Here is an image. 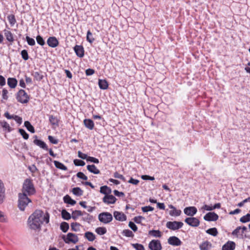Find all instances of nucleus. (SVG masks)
I'll list each match as a JSON object with an SVG mask.
<instances>
[{
    "label": "nucleus",
    "instance_id": "obj_1",
    "mask_svg": "<svg viewBox=\"0 0 250 250\" xmlns=\"http://www.w3.org/2000/svg\"><path fill=\"white\" fill-rule=\"evenodd\" d=\"M49 221V216L48 213L44 215L43 212L41 210H36L28 218V224L30 228L37 229L41 228L43 222L47 224Z\"/></svg>",
    "mask_w": 250,
    "mask_h": 250
},
{
    "label": "nucleus",
    "instance_id": "obj_2",
    "mask_svg": "<svg viewBox=\"0 0 250 250\" xmlns=\"http://www.w3.org/2000/svg\"><path fill=\"white\" fill-rule=\"evenodd\" d=\"M18 197V208L21 210L23 211L31 200L26 196V194L21 193H19Z\"/></svg>",
    "mask_w": 250,
    "mask_h": 250
},
{
    "label": "nucleus",
    "instance_id": "obj_3",
    "mask_svg": "<svg viewBox=\"0 0 250 250\" xmlns=\"http://www.w3.org/2000/svg\"><path fill=\"white\" fill-rule=\"evenodd\" d=\"M16 96L17 101L21 104L27 103L30 99L29 96L23 89L20 90Z\"/></svg>",
    "mask_w": 250,
    "mask_h": 250
},
{
    "label": "nucleus",
    "instance_id": "obj_4",
    "mask_svg": "<svg viewBox=\"0 0 250 250\" xmlns=\"http://www.w3.org/2000/svg\"><path fill=\"white\" fill-rule=\"evenodd\" d=\"M62 238L66 244H69L70 243L76 244L79 241L78 236L76 234L71 232L68 233L66 236L63 235Z\"/></svg>",
    "mask_w": 250,
    "mask_h": 250
},
{
    "label": "nucleus",
    "instance_id": "obj_5",
    "mask_svg": "<svg viewBox=\"0 0 250 250\" xmlns=\"http://www.w3.org/2000/svg\"><path fill=\"white\" fill-rule=\"evenodd\" d=\"M98 219L101 222L104 224H108L112 220L113 217L110 213L104 212L99 214Z\"/></svg>",
    "mask_w": 250,
    "mask_h": 250
},
{
    "label": "nucleus",
    "instance_id": "obj_6",
    "mask_svg": "<svg viewBox=\"0 0 250 250\" xmlns=\"http://www.w3.org/2000/svg\"><path fill=\"white\" fill-rule=\"evenodd\" d=\"M183 226L182 222L168 221L166 224V227L169 229L176 230L181 228Z\"/></svg>",
    "mask_w": 250,
    "mask_h": 250
},
{
    "label": "nucleus",
    "instance_id": "obj_7",
    "mask_svg": "<svg viewBox=\"0 0 250 250\" xmlns=\"http://www.w3.org/2000/svg\"><path fill=\"white\" fill-rule=\"evenodd\" d=\"M247 229V228L245 226L242 227H238L232 232V235L239 238H243V234Z\"/></svg>",
    "mask_w": 250,
    "mask_h": 250
},
{
    "label": "nucleus",
    "instance_id": "obj_8",
    "mask_svg": "<svg viewBox=\"0 0 250 250\" xmlns=\"http://www.w3.org/2000/svg\"><path fill=\"white\" fill-rule=\"evenodd\" d=\"M148 248L150 250H162V246L159 240H152L149 244Z\"/></svg>",
    "mask_w": 250,
    "mask_h": 250
},
{
    "label": "nucleus",
    "instance_id": "obj_9",
    "mask_svg": "<svg viewBox=\"0 0 250 250\" xmlns=\"http://www.w3.org/2000/svg\"><path fill=\"white\" fill-rule=\"evenodd\" d=\"M185 223L188 225L193 227H197L200 224V221L198 219L195 217H188L185 220Z\"/></svg>",
    "mask_w": 250,
    "mask_h": 250
},
{
    "label": "nucleus",
    "instance_id": "obj_10",
    "mask_svg": "<svg viewBox=\"0 0 250 250\" xmlns=\"http://www.w3.org/2000/svg\"><path fill=\"white\" fill-rule=\"evenodd\" d=\"M168 243L173 246H179L182 244V242L176 236H170L167 240Z\"/></svg>",
    "mask_w": 250,
    "mask_h": 250
},
{
    "label": "nucleus",
    "instance_id": "obj_11",
    "mask_svg": "<svg viewBox=\"0 0 250 250\" xmlns=\"http://www.w3.org/2000/svg\"><path fill=\"white\" fill-rule=\"evenodd\" d=\"M218 215L214 212H209L204 217V219L208 221H215L218 219Z\"/></svg>",
    "mask_w": 250,
    "mask_h": 250
},
{
    "label": "nucleus",
    "instance_id": "obj_12",
    "mask_svg": "<svg viewBox=\"0 0 250 250\" xmlns=\"http://www.w3.org/2000/svg\"><path fill=\"white\" fill-rule=\"evenodd\" d=\"M113 216L116 220L119 221H125L126 220V215L122 212L115 211L113 212Z\"/></svg>",
    "mask_w": 250,
    "mask_h": 250
},
{
    "label": "nucleus",
    "instance_id": "obj_13",
    "mask_svg": "<svg viewBox=\"0 0 250 250\" xmlns=\"http://www.w3.org/2000/svg\"><path fill=\"white\" fill-rule=\"evenodd\" d=\"M47 43L49 46L55 48L59 45V41L56 37H50L47 39Z\"/></svg>",
    "mask_w": 250,
    "mask_h": 250
},
{
    "label": "nucleus",
    "instance_id": "obj_14",
    "mask_svg": "<svg viewBox=\"0 0 250 250\" xmlns=\"http://www.w3.org/2000/svg\"><path fill=\"white\" fill-rule=\"evenodd\" d=\"M34 138L35 139L33 141V143L35 145H37V146L44 150H48L47 146L43 141L38 139L37 136H34Z\"/></svg>",
    "mask_w": 250,
    "mask_h": 250
},
{
    "label": "nucleus",
    "instance_id": "obj_15",
    "mask_svg": "<svg viewBox=\"0 0 250 250\" xmlns=\"http://www.w3.org/2000/svg\"><path fill=\"white\" fill-rule=\"evenodd\" d=\"M116 198L112 195H105L103 199V202L107 204H114L116 202Z\"/></svg>",
    "mask_w": 250,
    "mask_h": 250
},
{
    "label": "nucleus",
    "instance_id": "obj_16",
    "mask_svg": "<svg viewBox=\"0 0 250 250\" xmlns=\"http://www.w3.org/2000/svg\"><path fill=\"white\" fill-rule=\"evenodd\" d=\"M184 211L186 215L192 216L196 213L197 210L195 207H189L186 208Z\"/></svg>",
    "mask_w": 250,
    "mask_h": 250
},
{
    "label": "nucleus",
    "instance_id": "obj_17",
    "mask_svg": "<svg viewBox=\"0 0 250 250\" xmlns=\"http://www.w3.org/2000/svg\"><path fill=\"white\" fill-rule=\"evenodd\" d=\"M235 248V243L233 241H229L223 246L222 250H234Z\"/></svg>",
    "mask_w": 250,
    "mask_h": 250
},
{
    "label": "nucleus",
    "instance_id": "obj_18",
    "mask_svg": "<svg viewBox=\"0 0 250 250\" xmlns=\"http://www.w3.org/2000/svg\"><path fill=\"white\" fill-rule=\"evenodd\" d=\"M74 50L79 57L82 58L84 56V49L83 46L76 45L74 47Z\"/></svg>",
    "mask_w": 250,
    "mask_h": 250
},
{
    "label": "nucleus",
    "instance_id": "obj_19",
    "mask_svg": "<svg viewBox=\"0 0 250 250\" xmlns=\"http://www.w3.org/2000/svg\"><path fill=\"white\" fill-rule=\"evenodd\" d=\"M169 208L172 210H170L169 215L171 216H178L181 213V211L180 210L177 209L173 205H169Z\"/></svg>",
    "mask_w": 250,
    "mask_h": 250
},
{
    "label": "nucleus",
    "instance_id": "obj_20",
    "mask_svg": "<svg viewBox=\"0 0 250 250\" xmlns=\"http://www.w3.org/2000/svg\"><path fill=\"white\" fill-rule=\"evenodd\" d=\"M18 81L14 78H9L7 79V84L11 88H14L16 87Z\"/></svg>",
    "mask_w": 250,
    "mask_h": 250
},
{
    "label": "nucleus",
    "instance_id": "obj_21",
    "mask_svg": "<svg viewBox=\"0 0 250 250\" xmlns=\"http://www.w3.org/2000/svg\"><path fill=\"white\" fill-rule=\"evenodd\" d=\"M98 84L99 87L101 89H106L108 87V84L107 82L105 80L99 79L98 81Z\"/></svg>",
    "mask_w": 250,
    "mask_h": 250
},
{
    "label": "nucleus",
    "instance_id": "obj_22",
    "mask_svg": "<svg viewBox=\"0 0 250 250\" xmlns=\"http://www.w3.org/2000/svg\"><path fill=\"white\" fill-rule=\"evenodd\" d=\"M4 36L6 40L10 42H13L14 41L13 34L9 30H4Z\"/></svg>",
    "mask_w": 250,
    "mask_h": 250
},
{
    "label": "nucleus",
    "instance_id": "obj_23",
    "mask_svg": "<svg viewBox=\"0 0 250 250\" xmlns=\"http://www.w3.org/2000/svg\"><path fill=\"white\" fill-rule=\"evenodd\" d=\"M83 123L85 126L88 129L92 130L94 128V124L93 121L91 119H84Z\"/></svg>",
    "mask_w": 250,
    "mask_h": 250
},
{
    "label": "nucleus",
    "instance_id": "obj_24",
    "mask_svg": "<svg viewBox=\"0 0 250 250\" xmlns=\"http://www.w3.org/2000/svg\"><path fill=\"white\" fill-rule=\"evenodd\" d=\"M211 247V244L208 241L203 242L200 246L201 250H209Z\"/></svg>",
    "mask_w": 250,
    "mask_h": 250
},
{
    "label": "nucleus",
    "instance_id": "obj_25",
    "mask_svg": "<svg viewBox=\"0 0 250 250\" xmlns=\"http://www.w3.org/2000/svg\"><path fill=\"white\" fill-rule=\"evenodd\" d=\"M35 188H22L21 193L26 194V196H30L35 194Z\"/></svg>",
    "mask_w": 250,
    "mask_h": 250
},
{
    "label": "nucleus",
    "instance_id": "obj_26",
    "mask_svg": "<svg viewBox=\"0 0 250 250\" xmlns=\"http://www.w3.org/2000/svg\"><path fill=\"white\" fill-rule=\"evenodd\" d=\"M87 169L90 172L93 173L94 174H97L100 173V170L94 165H88L87 166Z\"/></svg>",
    "mask_w": 250,
    "mask_h": 250
},
{
    "label": "nucleus",
    "instance_id": "obj_27",
    "mask_svg": "<svg viewBox=\"0 0 250 250\" xmlns=\"http://www.w3.org/2000/svg\"><path fill=\"white\" fill-rule=\"evenodd\" d=\"M84 237L89 241H93L96 237L94 234L90 231H87L84 233Z\"/></svg>",
    "mask_w": 250,
    "mask_h": 250
},
{
    "label": "nucleus",
    "instance_id": "obj_28",
    "mask_svg": "<svg viewBox=\"0 0 250 250\" xmlns=\"http://www.w3.org/2000/svg\"><path fill=\"white\" fill-rule=\"evenodd\" d=\"M148 233L155 237L160 238L162 236V233L159 230H151L149 231Z\"/></svg>",
    "mask_w": 250,
    "mask_h": 250
},
{
    "label": "nucleus",
    "instance_id": "obj_29",
    "mask_svg": "<svg viewBox=\"0 0 250 250\" xmlns=\"http://www.w3.org/2000/svg\"><path fill=\"white\" fill-rule=\"evenodd\" d=\"M54 164L55 167L59 169L63 170H66L67 169V168L65 166L59 161H54Z\"/></svg>",
    "mask_w": 250,
    "mask_h": 250
},
{
    "label": "nucleus",
    "instance_id": "obj_30",
    "mask_svg": "<svg viewBox=\"0 0 250 250\" xmlns=\"http://www.w3.org/2000/svg\"><path fill=\"white\" fill-rule=\"evenodd\" d=\"M84 213L80 210H74L72 213V218L76 220L79 216H82Z\"/></svg>",
    "mask_w": 250,
    "mask_h": 250
},
{
    "label": "nucleus",
    "instance_id": "obj_31",
    "mask_svg": "<svg viewBox=\"0 0 250 250\" xmlns=\"http://www.w3.org/2000/svg\"><path fill=\"white\" fill-rule=\"evenodd\" d=\"M63 200L65 203L70 204L71 205H74L76 203V202L75 200L72 199L71 197L68 195L65 196L63 198Z\"/></svg>",
    "mask_w": 250,
    "mask_h": 250
},
{
    "label": "nucleus",
    "instance_id": "obj_32",
    "mask_svg": "<svg viewBox=\"0 0 250 250\" xmlns=\"http://www.w3.org/2000/svg\"><path fill=\"white\" fill-rule=\"evenodd\" d=\"M83 213H84V214L82 215L83 220L84 221L90 222L93 219L92 216L84 211L83 212Z\"/></svg>",
    "mask_w": 250,
    "mask_h": 250
},
{
    "label": "nucleus",
    "instance_id": "obj_33",
    "mask_svg": "<svg viewBox=\"0 0 250 250\" xmlns=\"http://www.w3.org/2000/svg\"><path fill=\"white\" fill-rule=\"evenodd\" d=\"M0 125L4 129L7 130L8 132H10L12 130L11 127L5 121H1Z\"/></svg>",
    "mask_w": 250,
    "mask_h": 250
},
{
    "label": "nucleus",
    "instance_id": "obj_34",
    "mask_svg": "<svg viewBox=\"0 0 250 250\" xmlns=\"http://www.w3.org/2000/svg\"><path fill=\"white\" fill-rule=\"evenodd\" d=\"M206 232L213 236H216L218 234V231L216 228H213L208 229L206 230Z\"/></svg>",
    "mask_w": 250,
    "mask_h": 250
},
{
    "label": "nucleus",
    "instance_id": "obj_35",
    "mask_svg": "<svg viewBox=\"0 0 250 250\" xmlns=\"http://www.w3.org/2000/svg\"><path fill=\"white\" fill-rule=\"evenodd\" d=\"M62 216L64 220H68L72 217L70 214L65 209H63L62 211Z\"/></svg>",
    "mask_w": 250,
    "mask_h": 250
},
{
    "label": "nucleus",
    "instance_id": "obj_36",
    "mask_svg": "<svg viewBox=\"0 0 250 250\" xmlns=\"http://www.w3.org/2000/svg\"><path fill=\"white\" fill-rule=\"evenodd\" d=\"M24 124V126L26 127V128L29 131L32 133L35 132V129L34 127L31 125V124L29 121H25Z\"/></svg>",
    "mask_w": 250,
    "mask_h": 250
},
{
    "label": "nucleus",
    "instance_id": "obj_37",
    "mask_svg": "<svg viewBox=\"0 0 250 250\" xmlns=\"http://www.w3.org/2000/svg\"><path fill=\"white\" fill-rule=\"evenodd\" d=\"M60 229L63 232H66L69 229V224L65 222H63L61 224Z\"/></svg>",
    "mask_w": 250,
    "mask_h": 250
},
{
    "label": "nucleus",
    "instance_id": "obj_38",
    "mask_svg": "<svg viewBox=\"0 0 250 250\" xmlns=\"http://www.w3.org/2000/svg\"><path fill=\"white\" fill-rule=\"evenodd\" d=\"M95 231L99 235H104L106 233V229L104 227H98L95 229Z\"/></svg>",
    "mask_w": 250,
    "mask_h": 250
},
{
    "label": "nucleus",
    "instance_id": "obj_39",
    "mask_svg": "<svg viewBox=\"0 0 250 250\" xmlns=\"http://www.w3.org/2000/svg\"><path fill=\"white\" fill-rule=\"evenodd\" d=\"M80 224L78 223L75 222L71 224V229L74 231H78L80 230Z\"/></svg>",
    "mask_w": 250,
    "mask_h": 250
},
{
    "label": "nucleus",
    "instance_id": "obj_40",
    "mask_svg": "<svg viewBox=\"0 0 250 250\" xmlns=\"http://www.w3.org/2000/svg\"><path fill=\"white\" fill-rule=\"evenodd\" d=\"M49 120L51 125H58V120L56 117L50 115Z\"/></svg>",
    "mask_w": 250,
    "mask_h": 250
},
{
    "label": "nucleus",
    "instance_id": "obj_41",
    "mask_svg": "<svg viewBox=\"0 0 250 250\" xmlns=\"http://www.w3.org/2000/svg\"><path fill=\"white\" fill-rule=\"evenodd\" d=\"M123 234L126 237H133L134 236V234L132 231L129 229H124L122 232Z\"/></svg>",
    "mask_w": 250,
    "mask_h": 250
},
{
    "label": "nucleus",
    "instance_id": "obj_42",
    "mask_svg": "<svg viewBox=\"0 0 250 250\" xmlns=\"http://www.w3.org/2000/svg\"><path fill=\"white\" fill-rule=\"evenodd\" d=\"M7 18H8L9 22L10 23L11 25L13 26L16 23V20L15 17L14 15H9L8 16Z\"/></svg>",
    "mask_w": 250,
    "mask_h": 250
},
{
    "label": "nucleus",
    "instance_id": "obj_43",
    "mask_svg": "<svg viewBox=\"0 0 250 250\" xmlns=\"http://www.w3.org/2000/svg\"><path fill=\"white\" fill-rule=\"evenodd\" d=\"M33 186L31 180L27 179L24 181L22 188H33Z\"/></svg>",
    "mask_w": 250,
    "mask_h": 250
},
{
    "label": "nucleus",
    "instance_id": "obj_44",
    "mask_svg": "<svg viewBox=\"0 0 250 250\" xmlns=\"http://www.w3.org/2000/svg\"><path fill=\"white\" fill-rule=\"evenodd\" d=\"M72 192L77 196H81L83 193V191L81 188H72Z\"/></svg>",
    "mask_w": 250,
    "mask_h": 250
},
{
    "label": "nucleus",
    "instance_id": "obj_45",
    "mask_svg": "<svg viewBox=\"0 0 250 250\" xmlns=\"http://www.w3.org/2000/svg\"><path fill=\"white\" fill-rule=\"evenodd\" d=\"M33 76H34L35 79L38 81L42 80L43 78V75L39 72H35L33 74Z\"/></svg>",
    "mask_w": 250,
    "mask_h": 250
},
{
    "label": "nucleus",
    "instance_id": "obj_46",
    "mask_svg": "<svg viewBox=\"0 0 250 250\" xmlns=\"http://www.w3.org/2000/svg\"><path fill=\"white\" fill-rule=\"evenodd\" d=\"M240 222L242 223H246L250 221V214L248 213L247 215L242 216L240 219Z\"/></svg>",
    "mask_w": 250,
    "mask_h": 250
},
{
    "label": "nucleus",
    "instance_id": "obj_47",
    "mask_svg": "<svg viewBox=\"0 0 250 250\" xmlns=\"http://www.w3.org/2000/svg\"><path fill=\"white\" fill-rule=\"evenodd\" d=\"M86 40L89 42L91 43H92L94 41V39L92 37V33L89 30H88L87 32Z\"/></svg>",
    "mask_w": 250,
    "mask_h": 250
},
{
    "label": "nucleus",
    "instance_id": "obj_48",
    "mask_svg": "<svg viewBox=\"0 0 250 250\" xmlns=\"http://www.w3.org/2000/svg\"><path fill=\"white\" fill-rule=\"evenodd\" d=\"M19 132L24 139L27 140L28 139L29 135L24 129L20 128L19 130Z\"/></svg>",
    "mask_w": 250,
    "mask_h": 250
},
{
    "label": "nucleus",
    "instance_id": "obj_49",
    "mask_svg": "<svg viewBox=\"0 0 250 250\" xmlns=\"http://www.w3.org/2000/svg\"><path fill=\"white\" fill-rule=\"evenodd\" d=\"M5 198L4 188H0V204L3 203Z\"/></svg>",
    "mask_w": 250,
    "mask_h": 250
},
{
    "label": "nucleus",
    "instance_id": "obj_50",
    "mask_svg": "<svg viewBox=\"0 0 250 250\" xmlns=\"http://www.w3.org/2000/svg\"><path fill=\"white\" fill-rule=\"evenodd\" d=\"M21 55L22 59L25 61H26L29 59L28 52L26 50H23L21 51Z\"/></svg>",
    "mask_w": 250,
    "mask_h": 250
},
{
    "label": "nucleus",
    "instance_id": "obj_51",
    "mask_svg": "<svg viewBox=\"0 0 250 250\" xmlns=\"http://www.w3.org/2000/svg\"><path fill=\"white\" fill-rule=\"evenodd\" d=\"M74 164L77 166H83L85 165V162L81 160L75 159L74 160Z\"/></svg>",
    "mask_w": 250,
    "mask_h": 250
},
{
    "label": "nucleus",
    "instance_id": "obj_52",
    "mask_svg": "<svg viewBox=\"0 0 250 250\" xmlns=\"http://www.w3.org/2000/svg\"><path fill=\"white\" fill-rule=\"evenodd\" d=\"M36 40H37L38 43L42 46L43 45L45 44L44 40L40 35L37 36Z\"/></svg>",
    "mask_w": 250,
    "mask_h": 250
},
{
    "label": "nucleus",
    "instance_id": "obj_53",
    "mask_svg": "<svg viewBox=\"0 0 250 250\" xmlns=\"http://www.w3.org/2000/svg\"><path fill=\"white\" fill-rule=\"evenodd\" d=\"M26 39L29 45L33 46L35 44V41L34 39L30 38L29 36H26Z\"/></svg>",
    "mask_w": 250,
    "mask_h": 250
},
{
    "label": "nucleus",
    "instance_id": "obj_54",
    "mask_svg": "<svg viewBox=\"0 0 250 250\" xmlns=\"http://www.w3.org/2000/svg\"><path fill=\"white\" fill-rule=\"evenodd\" d=\"M133 247L136 250H145L144 246L142 244L136 243L132 244Z\"/></svg>",
    "mask_w": 250,
    "mask_h": 250
},
{
    "label": "nucleus",
    "instance_id": "obj_55",
    "mask_svg": "<svg viewBox=\"0 0 250 250\" xmlns=\"http://www.w3.org/2000/svg\"><path fill=\"white\" fill-rule=\"evenodd\" d=\"M145 218L142 216H136L133 218L134 221L137 224L141 223L142 221Z\"/></svg>",
    "mask_w": 250,
    "mask_h": 250
},
{
    "label": "nucleus",
    "instance_id": "obj_56",
    "mask_svg": "<svg viewBox=\"0 0 250 250\" xmlns=\"http://www.w3.org/2000/svg\"><path fill=\"white\" fill-rule=\"evenodd\" d=\"M86 161L96 164H98L99 163V161L98 159L90 156L87 157Z\"/></svg>",
    "mask_w": 250,
    "mask_h": 250
},
{
    "label": "nucleus",
    "instance_id": "obj_57",
    "mask_svg": "<svg viewBox=\"0 0 250 250\" xmlns=\"http://www.w3.org/2000/svg\"><path fill=\"white\" fill-rule=\"evenodd\" d=\"M8 90L5 88H3L2 91V99L7 100L8 98Z\"/></svg>",
    "mask_w": 250,
    "mask_h": 250
},
{
    "label": "nucleus",
    "instance_id": "obj_58",
    "mask_svg": "<svg viewBox=\"0 0 250 250\" xmlns=\"http://www.w3.org/2000/svg\"><path fill=\"white\" fill-rule=\"evenodd\" d=\"M128 226L133 231L135 232L137 230L138 228L133 222L130 221Z\"/></svg>",
    "mask_w": 250,
    "mask_h": 250
},
{
    "label": "nucleus",
    "instance_id": "obj_59",
    "mask_svg": "<svg viewBox=\"0 0 250 250\" xmlns=\"http://www.w3.org/2000/svg\"><path fill=\"white\" fill-rule=\"evenodd\" d=\"M77 176L80 178V179H82L83 180H86L87 179V177L86 176H85L83 172H79L78 173H77Z\"/></svg>",
    "mask_w": 250,
    "mask_h": 250
},
{
    "label": "nucleus",
    "instance_id": "obj_60",
    "mask_svg": "<svg viewBox=\"0 0 250 250\" xmlns=\"http://www.w3.org/2000/svg\"><path fill=\"white\" fill-rule=\"evenodd\" d=\"M111 188H100V192L105 195H108L111 192Z\"/></svg>",
    "mask_w": 250,
    "mask_h": 250
},
{
    "label": "nucleus",
    "instance_id": "obj_61",
    "mask_svg": "<svg viewBox=\"0 0 250 250\" xmlns=\"http://www.w3.org/2000/svg\"><path fill=\"white\" fill-rule=\"evenodd\" d=\"M142 211L144 212H148L149 211H153L154 208L150 206H146L142 208Z\"/></svg>",
    "mask_w": 250,
    "mask_h": 250
},
{
    "label": "nucleus",
    "instance_id": "obj_62",
    "mask_svg": "<svg viewBox=\"0 0 250 250\" xmlns=\"http://www.w3.org/2000/svg\"><path fill=\"white\" fill-rule=\"evenodd\" d=\"M48 138L49 141L53 144H57L58 143V140L52 136H48Z\"/></svg>",
    "mask_w": 250,
    "mask_h": 250
},
{
    "label": "nucleus",
    "instance_id": "obj_63",
    "mask_svg": "<svg viewBox=\"0 0 250 250\" xmlns=\"http://www.w3.org/2000/svg\"><path fill=\"white\" fill-rule=\"evenodd\" d=\"M78 157L82 159H86L87 158V156L86 154L82 153L81 151H79L78 152Z\"/></svg>",
    "mask_w": 250,
    "mask_h": 250
},
{
    "label": "nucleus",
    "instance_id": "obj_64",
    "mask_svg": "<svg viewBox=\"0 0 250 250\" xmlns=\"http://www.w3.org/2000/svg\"><path fill=\"white\" fill-rule=\"evenodd\" d=\"M13 119L15 120L19 125H21L22 123V118L17 115H15Z\"/></svg>",
    "mask_w": 250,
    "mask_h": 250
}]
</instances>
